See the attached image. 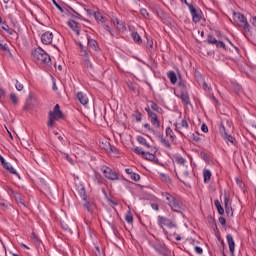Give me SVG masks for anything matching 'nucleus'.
I'll return each instance as SVG.
<instances>
[{
  "instance_id": "obj_40",
  "label": "nucleus",
  "mask_w": 256,
  "mask_h": 256,
  "mask_svg": "<svg viewBox=\"0 0 256 256\" xmlns=\"http://www.w3.org/2000/svg\"><path fill=\"white\" fill-rule=\"evenodd\" d=\"M140 14H141L145 19H149V17H150L149 12H148L147 9H145V8H141V9H140Z\"/></svg>"
},
{
  "instance_id": "obj_5",
  "label": "nucleus",
  "mask_w": 256,
  "mask_h": 256,
  "mask_svg": "<svg viewBox=\"0 0 256 256\" xmlns=\"http://www.w3.org/2000/svg\"><path fill=\"white\" fill-rule=\"evenodd\" d=\"M157 223L161 229L164 227H168V229H177V224L165 216H158Z\"/></svg>"
},
{
  "instance_id": "obj_9",
  "label": "nucleus",
  "mask_w": 256,
  "mask_h": 256,
  "mask_svg": "<svg viewBox=\"0 0 256 256\" xmlns=\"http://www.w3.org/2000/svg\"><path fill=\"white\" fill-rule=\"evenodd\" d=\"M8 193L10 197H13L18 205H22V207H25V200H23V197L21 196V193L15 192L13 189H9Z\"/></svg>"
},
{
  "instance_id": "obj_24",
  "label": "nucleus",
  "mask_w": 256,
  "mask_h": 256,
  "mask_svg": "<svg viewBox=\"0 0 256 256\" xmlns=\"http://www.w3.org/2000/svg\"><path fill=\"white\" fill-rule=\"evenodd\" d=\"M167 77L168 79H170V83H172V85H175V83H177V74H175V72L169 71L167 73Z\"/></svg>"
},
{
  "instance_id": "obj_46",
  "label": "nucleus",
  "mask_w": 256,
  "mask_h": 256,
  "mask_svg": "<svg viewBox=\"0 0 256 256\" xmlns=\"http://www.w3.org/2000/svg\"><path fill=\"white\" fill-rule=\"evenodd\" d=\"M133 117L134 119L137 121V122H140L141 119H142V115H141V112H136L133 114Z\"/></svg>"
},
{
  "instance_id": "obj_29",
  "label": "nucleus",
  "mask_w": 256,
  "mask_h": 256,
  "mask_svg": "<svg viewBox=\"0 0 256 256\" xmlns=\"http://www.w3.org/2000/svg\"><path fill=\"white\" fill-rule=\"evenodd\" d=\"M204 183H209L211 181V171L205 169L203 171Z\"/></svg>"
},
{
  "instance_id": "obj_2",
  "label": "nucleus",
  "mask_w": 256,
  "mask_h": 256,
  "mask_svg": "<svg viewBox=\"0 0 256 256\" xmlns=\"http://www.w3.org/2000/svg\"><path fill=\"white\" fill-rule=\"evenodd\" d=\"M233 20L234 23L238 24V27H241L246 35H253V30L251 25L247 21V17L241 14V12H234L233 13Z\"/></svg>"
},
{
  "instance_id": "obj_55",
  "label": "nucleus",
  "mask_w": 256,
  "mask_h": 256,
  "mask_svg": "<svg viewBox=\"0 0 256 256\" xmlns=\"http://www.w3.org/2000/svg\"><path fill=\"white\" fill-rule=\"evenodd\" d=\"M201 131H203V133H208L209 132V128L207 127V124H202L201 126Z\"/></svg>"
},
{
  "instance_id": "obj_15",
  "label": "nucleus",
  "mask_w": 256,
  "mask_h": 256,
  "mask_svg": "<svg viewBox=\"0 0 256 256\" xmlns=\"http://www.w3.org/2000/svg\"><path fill=\"white\" fill-rule=\"evenodd\" d=\"M67 25L70 27V29H72V31L76 32V35H81L79 32V23H77L75 20H69Z\"/></svg>"
},
{
  "instance_id": "obj_36",
  "label": "nucleus",
  "mask_w": 256,
  "mask_h": 256,
  "mask_svg": "<svg viewBox=\"0 0 256 256\" xmlns=\"http://www.w3.org/2000/svg\"><path fill=\"white\" fill-rule=\"evenodd\" d=\"M219 132H220L222 137H225L226 135H229L227 133V129L225 128V125H223V124L220 125Z\"/></svg>"
},
{
  "instance_id": "obj_35",
  "label": "nucleus",
  "mask_w": 256,
  "mask_h": 256,
  "mask_svg": "<svg viewBox=\"0 0 256 256\" xmlns=\"http://www.w3.org/2000/svg\"><path fill=\"white\" fill-rule=\"evenodd\" d=\"M10 101H12L13 105H17L19 103V99L15 93L10 94Z\"/></svg>"
},
{
  "instance_id": "obj_43",
  "label": "nucleus",
  "mask_w": 256,
  "mask_h": 256,
  "mask_svg": "<svg viewBox=\"0 0 256 256\" xmlns=\"http://www.w3.org/2000/svg\"><path fill=\"white\" fill-rule=\"evenodd\" d=\"M130 178L132 179V181H139L141 179V176L138 173L133 172L130 175Z\"/></svg>"
},
{
  "instance_id": "obj_56",
  "label": "nucleus",
  "mask_w": 256,
  "mask_h": 256,
  "mask_svg": "<svg viewBox=\"0 0 256 256\" xmlns=\"http://www.w3.org/2000/svg\"><path fill=\"white\" fill-rule=\"evenodd\" d=\"M203 89L204 91H211V87H209V84H207V82H203Z\"/></svg>"
},
{
  "instance_id": "obj_11",
  "label": "nucleus",
  "mask_w": 256,
  "mask_h": 256,
  "mask_svg": "<svg viewBox=\"0 0 256 256\" xmlns=\"http://www.w3.org/2000/svg\"><path fill=\"white\" fill-rule=\"evenodd\" d=\"M148 117H149L153 127H155V129H159V127H161V122L159 121V118L157 117V115L154 112H149Z\"/></svg>"
},
{
  "instance_id": "obj_25",
  "label": "nucleus",
  "mask_w": 256,
  "mask_h": 256,
  "mask_svg": "<svg viewBox=\"0 0 256 256\" xmlns=\"http://www.w3.org/2000/svg\"><path fill=\"white\" fill-rule=\"evenodd\" d=\"M2 29L3 31H7L9 35H17V32L13 28L9 27V25L6 23L2 24Z\"/></svg>"
},
{
  "instance_id": "obj_21",
  "label": "nucleus",
  "mask_w": 256,
  "mask_h": 256,
  "mask_svg": "<svg viewBox=\"0 0 256 256\" xmlns=\"http://www.w3.org/2000/svg\"><path fill=\"white\" fill-rule=\"evenodd\" d=\"M131 37L137 45H141V43H143V39H141V35H139V33L132 32Z\"/></svg>"
},
{
  "instance_id": "obj_51",
  "label": "nucleus",
  "mask_w": 256,
  "mask_h": 256,
  "mask_svg": "<svg viewBox=\"0 0 256 256\" xmlns=\"http://www.w3.org/2000/svg\"><path fill=\"white\" fill-rule=\"evenodd\" d=\"M195 253H197L198 255H203V248L196 246L194 248Z\"/></svg>"
},
{
  "instance_id": "obj_52",
  "label": "nucleus",
  "mask_w": 256,
  "mask_h": 256,
  "mask_svg": "<svg viewBox=\"0 0 256 256\" xmlns=\"http://www.w3.org/2000/svg\"><path fill=\"white\" fill-rule=\"evenodd\" d=\"M0 49H2V51H9V46H7V44H3L0 41Z\"/></svg>"
},
{
  "instance_id": "obj_38",
  "label": "nucleus",
  "mask_w": 256,
  "mask_h": 256,
  "mask_svg": "<svg viewBox=\"0 0 256 256\" xmlns=\"http://www.w3.org/2000/svg\"><path fill=\"white\" fill-rule=\"evenodd\" d=\"M143 127L145 129H147L148 131H150V133H153V135H156V133H158L159 131H156L155 129L151 128V125H149V123H145L143 125Z\"/></svg>"
},
{
  "instance_id": "obj_60",
  "label": "nucleus",
  "mask_w": 256,
  "mask_h": 256,
  "mask_svg": "<svg viewBox=\"0 0 256 256\" xmlns=\"http://www.w3.org/2000/svg\"><path fill=\"white\" fill-rule=\"evenodd\" d=\"M103 28L105 29V31H109L110 35H113V32H111V27H109V25H104Z\"/></svg>"
},
{
  "instance_id": "obj_63",
  "label": "nucleus",
  "mask_w": 256,
  "mask_h": 256,
  "mask_svg": "<svg viewBox=\"0 0 256 256\" xmlns=\"http://www.w3.org/2000/svg\"><path fill=\"white\" fill-rule=\"evenodd\" d=\"M65 158L67 159V161H69V163H73V159L71 158V156H69V154H65Z\"/></svg>"
},
{
  "instance_id": "obj_4",
  "label": "nucleus",
  "mask_w": 256,
  "mask_h": 256,
  "mask_svg": "<svg viewBox=\"0 0 256 256\" xmlns=\"http://www.w3.org/2000/svg\"><path fill=\"white\" fill-rule=\"evenodd\" d=\"M59 119H63V112L61 111L59 104H56L53 111L48 113L47 127L52 129V127H55V122L59 121Z\"/></svg>"
},
{
  "instance_id": "obj_49",
  "label": "nucleus",
  "mask_w": 256,
  "mask_h": 256,
  "mask_svg": "<svg viewBox=\"0 0 256 256\" xmlns=\"http://www.w3.org/2000/svg\"><path fill=\"white\" fill-rule=\"evenodd\" d=\"M215 45H216V47L225 49V43L223 41L216 40Z\"/></svg>"
},
{
  "instance_id": "obj_31",
  "label": "nucleus",
  "mask_w": 256,
  "mask_h": 256,
  "mask_svg": "<svg viewBox=\"0 0 256 256\" xmlns=\"http://www.w3.org/2000/svg\"><path fill=\"white\" fill-rule=\"evenodd\" d=\"M94 17L97 21H100L101 23H105V17H103V14H101V12H95Z\"/></svg>"
},
{
  "instance_id": "obj_13",
  "label": "nucleus",
  "mask_w": 256,
  "mask_h": 256,
  "mask_svg": "<svg viewBox=\"0 0 256 256\" xmlns=\"http://www.w3.org/2000/svg\"><path fill=\"white\" fill-rule=\"evenodd\" d=\"M155 136L158 137V139L160 140V143L164 147H166V149H171V143L169 142V140H167V139H165V137H163V133L156 132Z\"/></svg>"
},
{
  "instance_id": "obj_54",
  "label": "nucleus",
  "mask_w": 256,
  "mask_h": 256,
  "mask_svg": "<svg viewBox=\"0 0 256 256\" xmlns=\"http://www.w3.org/2000/svg\"><path fill=\"white\" fill-rule=\"evenodd\" d=\"M181 177H183L184 179H187V177H189V171L188 170H183L181 172Z\"/></svg>"
},
{
  "instance_id": "obj_18",
  "label": "nucleus",
  "mask_w": 256,
  "mask_h": 256,
  "mask_svg": "<svg viewBox=\"0 0 256 256\" xmlns=\"http://www.w3.org/2000/svg\"><path fill=\"white\" fill-rule=\"evenodd\" d=\"M77 99L81 105H87L89 103V98L83 92L77 93Z\"/></svg>"
},
{
  "instance_id": "obj_50",
  "label": "nucleus",
  "mask_w": 256,
  "mask_h": 256,
  "mask_svg": "<svg viewBox=\"0 0 256 256\" xmlns=\"http://www.w3.org/2000/svg\"><path fill=\"white\" fill-rule=\"evenodd\" d=\"M52 2H53V5H55V7L58 9V11L60 12V13H63V7H61L58 3H57V1H55V0H52Z\"/></svg>"
},
{
  "instance_id": "obj_19",
  "label": "nucleus",
  "mask_w": 256,
  "mask_h": 256,
  "mask_svg": "<svg viewBox=\"0 0 256 256\" xmlns=\"http://www.w3.org/2000/svg\"><path fill=\"white\" fill-rule=\"evenodd\" d=\"M85 202L83 203L84 209L88 211V213H93V209H95V204L91 201L84 200Z\"/></svg>"
},
{
  "instance_id": "obj_64",
  "label": "nucleus",
  "mask_w": 256,
  "mask_h": 256,
  "mask_svg": "<svg viewBox=\"0 0 256 256\" xmlns=\"http://www.w3.org/2000/svg\"><path fill=\"white\" fill-rule=\"evenodd\" d=\"M128 87H129V89L131 90V91H135V85H133V83H130V84H128Z\"/></svg>"
},
{
  "instance_id": "obj_23",
  "label": "nucleus",
  "mask_w": 256,
  "mask_h": 256,
  "mask_svg": "<svg viewBox=\"0 0 256 256\" xmlns=\"http://www.w3.org/2000/svg\"><path fill=\"white\" fill-rule=\"evenodd\" d=\"M114 25H116L118 31H125L126 29L125 24L119 18L114 19Z\"/></svg>"
},
{
  "instance_id": "obj_57",
  "label": "nucleus",
  "mask_w": 256,
  "mask_h": 256,
  "mask_svg": "<svg viewBox=\"0 0 256 256\" xmlns=\"http://www.w3.org/2000/svg\"><path fill=\"white\" fill-rule=\"evenodd\" d=\"M0 163L3 165V167H5V165H7V163L9 162L5 161V158L2 155H0Z\"/></svg>"
},
{
  "instance_id": "obj_34",
  "label": "nucleus",
  "mask_w": 256,
  "mask_h": 256,
  "mask_svg": "<svg viewBox=\"0 0 256 256\" xmlns=\"http://www.w3.org/2000/svg\"><path fill=\"white\" fill-rule=\"evenodd\" d=\"M150 109H152V111H156L157 113H160L161 111V107H159L155 102H151Z\"/></svg>"
},
{
  "instance_id": "obj_20",
  "label": "nucleus",
  "mask_w": 256,
  "mask_h": 256,
  "mask_svg": "<svg viewBox=\"0 0 256 256\" xmlns=\"http://www.w3.org/2000/svg\"><path fill=\"white\" fill-rule=\"evenodd\" d=\"M77 191H78V195H80L81 200L87 201V192H85V187L79 186Z\"/></svg>"
},
{
  "instance_id": "obj_16",
  "label": "nucleus",
  "mask_w": 256,
  "mask_h": 256,
  "mask_svg": "<svg viewBox=\"0 0 256 256\" xmlns=\"http://www.w3.org/2000/svg\"><path fill=\"white\" fill-rule=\"evenodd\" d=\"M153 249L160 253V255H165V246L161 242H155L152 244Z\"/></svg>"
},
{
  "instance_id": "obj_22",
  "label": "nucleus",
  "mask_w": 256,
  "mask_h": 256,
  "mask_svg": "<svg viewBox=\"0 0 256 256\" xmlns=\"http://www.w3.org/2000/svg\"><path fill=\"white\" fill-rule=\"evenodd\" d=\"M137 141L140 145H143L144 147H146V149H151V145L147 143V139H145V137L137 136Z\"/></svg>"
},
{
  "instance_id": "obj_10",
  "label": "nucleus",
  "mask_w": 256,
  "mask_h": 256,
  "mask_svg": "<svg viewBox=\"0 0 256 256\" xmlns=\"http://www.w3.org/2000/svg\"><path fill=\"white\" fill-rule=\"evenodd\" d=\"M41 41L43 45H51L53 43V33L45 32L41 35Z\"/></svg>"
},
{
  "instance_id": "obj_58",
  "label": "nucleus",
  "mask_w": 256,
  "mask_h": 256,
  "mask_svg": "<svg viewBox=\"0 0 256 256\" xmlns=\"http://www.w3.org/2000/svg\"><path fill=\"white\" fill-rule=\"evenodd\" d=\"M151 207L154 211H159V205L157 203H152Z\"/></svg>"
},
{
  "instance_id": "obj_17",
  "label": "nucleus",
  "mask_w": 256,
  "mask_h": 256,
  "mask_svg": "<svg viewBox=\"0 0 256 256\" xmlns=\"http://www.w3.org/2000/svg\"><path fill=\"white\" fill-rule=\"evenodd\" d=\"M87 40L90 49H93V51H99V43H97L95 39H92L91 36H87Z\"/></svg>"
},
{
  "instance_id": "obj_12",
  "label": "nucleus",
  "mask_w": 256,
  "mask_h": 256,
  "mask_svg": "<svg viewBox=\"0 0 256 256\" xmlns=\"http://www.w3.org/2000/svg\"><path fill=\"white\" fill-rule=\"evenodd\" d=\"M229 251L231 255H235V240H233V236L231 234L226 235Z\"/></svg>"
},
{
  "instance_id": "obj_42",
  "label": "nucleus",
  "mask_w": 256,
  "mask_h": 256,
  "mask_svg": "<svg viewBox=\"0 0 256 256\" xmlns=\"http://www.w3.org/2000/svg\"><path fill=\"white\" fill-rule=\"evenodd\" d=\"M175 161L178 163V165H185V158L182 156H176Z\"/></svg>"
},
{
  "instance_id": "obj_44",
  "label": "nucleus",
  "mask_w": 256,
  "mask_h": 256,
  "mask_svg": "<svg viewBox=\"0 0 256 256\" xmlns=\"http://www.w3.org/2000/svg\"><path fill=\"white\" fill-rule=\"evenodd\" d=\"M225 211H226L227 217H233V209L229 208V207L227 206V204H226Z\"/></svg>"
},
{
  "instance_id": "obj_62",
  "label": "nucleus",
  "mask_w": 256,
  "mask_h": 256,
  "mask_svg": "<svg viewBox=\"0 0 256 256\" xmlns=\"http://www.w3.org/2000/svg\"><path fill=\"white\" fill-rule=\"evenodd\" d=\"M125 173L131 177V174L133 173V170L131 168H126Z\"/></svg>"
},
{
  "instance_id": "obj_33",
  "label": "nucleus",
  "mask_w": 256,
  "mask_h": 256,
  "mask_svg": "<svg viewBox=\"0 0 256 256\" xmlns=\"http://www.w3.org/2000/svg\"><path fill=\"white\" fill-rule=\"evenodd\" d=\"M144 158L147 159L148 161H155V155L152 154L151 152H145Z\"/></svg>"
},
{
  "instance_id": "obj_37",
  "label": "nucleus",
  "mask_w": 256,
  "mask_h": 256,
  "mask_svg": "<svg viewBox=\"0 0 256 256\" xmlns=\"http://www.w3.org/2000/svg\"><path fill=\"white\" fill-rule=\"evenodd\" d=\"M190 139H192V141H194L195 143H199L201 141V137H199V133H193Z\"/></svg>"
},
{
  "instance_id": "obj_47",
  "label": "nucleus",
  "mask_w": 256,
  "mask_h": 256,
  "mask_svg": "<svg viewBox=\"0 0 256 256\" xmlns=\"http://www.w3.org/2000/svg\"><path fill=\"white\" fill-rule=\"evenodd\" d=\"M15 88L17 91H23V84H21L19 80H16Z\"/></svg>"
},
{
  "instance_id": "obj_26",
  "label": "nucleus",
  "mask_w": 256,
  "mask_h": 256,
  "mask_svg": "<svg viewBox=\"0 0 256 256\" xmlns=\"http://www.w3.org/2000/svg\"><path fill=\"white\" fill-rule=\"evenodd\" d=\"M4 169H6V171H9V173H12V175H17V177H19V173H17V170H15V168H13V166L9 163L4 164Z\"/></svg>"
},
{
  "instance_id": "obj_61",
  "label": "nucleus",
  "mask_w": 256,
  "mask_h": 256,
  "mask_svg": "<svg viewBox=\"0 0 256 256\" xmlns=\"http://www.w3.org/2000/svg\"><path fill=\"white\" fill-rule=\"evenodd\" d=\"M250 23H251V25H253L254 27L256 26V16H254V17H252V18L250 19Z\"/></svg>"
},
{
  "instance_id": "obj_48",
  "label": "nucleus",
  "mask_w": 256,
  "mask_h": 256,
  "mask_svg": "<svg viewBox=\"0 0 256 256\" xmlns=\"http://www.w3.org/2000/svg\"><path fill=\"white\" fill-rule=\"evenodd\" d=\"M126 221H127V223H133V214H131V212H129L126 215Z\"/></svg>"
},
{
  "instance_id": "obj_8",
  "label": "nucleus",
  "mask_w": 256,
  "mask_h": 256,
  "mask_svg": "<svg viewBox=\"0 0 256 256\" xmlns=\"http://www.w3.org/2000/svg\"><path fill=\"white\" fill-rule=\"evenodd\" d=\"M179 87H181V89H182L181 94H180V99H181L183 105H191L189 93L187 92V90H185V85L179 84Z\"/></svg>"
},
{
  "instance_id": "obj_39",
  "label": "nucleus",
  "mask_w": 256,
  "mask_h": 256,
  "mask_svg": "<svg viewBox=\"0 0 256 256\" xmlns=\"http://www.w3.org/2000/svg\"><path fill=\"white\" fill-rule=\"evenodd\" d=\"M134 153H137V155H142V157H144L145 155V151H143V148L140 147H135L133 148Z\"/></svg>"
},
{
  "instance_id": "obj_3",
  "label": "nucleus",
  "mask_w": 256,
  "mask_h": 256,
  "mask_svg": "<svg viewBox=\"0 0 256 256\" xmlns=\"http://www.w3.org/2000/svg\"><path fill=\"white\" fill-rule=\"evenodd\" d=\"M32 60L40 65L51 66V57L41 48H36L32 51Z\"/></svg>"
},
{
  "instance_id": "obj_14",
  "label": "nucleus",
  "mask_w": 256,
  "mask_h": 256,
  "mask_svg": "<svg viewBox=\"0 0 256 256\" xmlns=\"http://www.w3.org/2000/svg\"><path fill=\"white\" fill-rule=\"evenodd\" d=\"M83 65L86 69H93V64L89 60V54H87V50L83 51Z\"/></svg>"
},
{
  "instance_id": "obj_53",
  "label": "nucleus",
  "mask_w": 256,
  "mask_h": 256,
  "mask_svg": "<svg viewBox=\"0 0 256 256\" xmlns=\"http://www.w3.org/2000/svg\"><path fill=\"white\" fill-rule=\"evenodd\" d=\"M146 47L151 51L153 49V40H148Z\"/></svg>"
},
{
  "instance_id": "obj_27",
  "label": "nucleus",
  "mask_w": 256,
  "mask_h": 256,
  "mask_svg": "<svg viewBox=\"0 0 256 256\" xmlns=\"http://www.w3.org/2000/svg\"><path fill=\"white\" fill-rule=\"evenodd\" d=\"M166 137H169L171 142L175 141V133H173V129H171V127L166 128Z\"/></svg>"
},
{
  "instance_id": "obj_7",
  "label": "nucleus",
  "mask_w": 256,
  "mask_h": 256,
  "mask_svg": "<svg viewBox=\"0 0 256 256\" xmlns=\"http://www.w3.org/2000/svg\"><path fill=\"white\" fill-rule=\"evenodd\" d=\"M101 171H102L104 177H106V179H109L110 181H117V179H119L117 172L113 171V169H111L107 166H102Z\"/></svg>"
},
{
  "instance_id": "obj_45",
  "label": "nucleus",
  "mask_w": 256,
  "mask_h": 256,
  "mask_svg": "<svg viewBox=\"0 0 256 256\" xmlns=\"http://www.w3.org/2000/svg\"><path fill=\"white\" fill-rule=\"evenodd\" d=\"M180 127H183L184 129H189V123L187 122V119H183L181 121Z\"/></svg>"
},
{
  "instance_id": "obj_6",
  "label": "nucleus",
  "mask_w": 256,
  "mask_h": 256,
  "mask_svg": "<svg viewBox=\"0 0 256 256\" xmlns=\"http://www.w3.org/2000/svg\"><path fill=\"white\" fill-rule=\"evenodd\" d=\"M187 7L190 11V14L192 15L193 23H199V21H201L203 12L199 8H195L193 4H187Z\"/></svg>"
},
{
  "instance_id": "obj_32",
  "label": "nucleus",
  "mask_w": 256,
  "mask_h": 256,
  "mask_svg": "<svg viewBox=\"0 0 256 256\" xmlns=\"http://www.w3.org/2000/svg\"><path fill=\"white\" fill-rule=\"evenodd\" d=\"M160 179L164 183H171V178L167 174L161 173L160 174Z\"/></svg>"
},
{
  "instance_id": "obj_1",
  "label": "nucleus",
  "mask_w": 256,
  "mask_h": 256,
  "mask_svg": "<svg viewBox=\"0 0 256 256\" xmlns=\"http://www.w3.org/2000/svg\"><path fill=\"white\" fill-rule=\"evenodd\" d=\"M162 197L165 198L167 205H169L175 213H183V211H185V205L177 200L171 193L162 192Z\"/></svg>"
},
{
  "instance_id": "obj_28",
  "label": "nucleus",
  "mask_w": 256,
  "mask_h": 256,
  "mask_svg": "<svg viewBox=\"0 0 256 256\" xmlns=\"http://www.w3.org/2000/svg\"><path fill=\"white\" fill-rule=\"evenodd\" d=\"M214 205H215L219 215H223L225 213V210L223 209V206H221V202H219V200H215Z\"/></svg>"
},
{
  "instance_id": "obj_30",
  "label": "nucleus",
  "mask_w": 256,
  "mask_h": 256,
  "mask_svg": "<svg viewBox=\"0 0 256 256\" xmlns=\"http://www.w3.org/2000/svg\"><path fill=\"white\" fill-rule=\"evenodd\" d=\"M223 139L226 141L227 145L231 143V145H235V138L229 134H226V136H223Z\"/></svg>"
},
{
  "instance_id": "obj_41",
  "label": "nucleus",
  "mask_w": 256,
  "mask_h": 256,
  "mask_svg": "<svg viewBox=\"0 0 256 256\" xmlns=\"http://www.w3.org/2000/svg\"><path fill=\"white\" fill-rule=\"evenodd\" d=\"M207 42L210 45H215L217 43V39H215V37H213L212 35H208L207 37Z\"/></svg>"
},
{
  "instance_id": "obj_59",
  "label": "nucleus",
  "mask_w": 256,
  "mask_h": 256,
  "mask_svg": "<svg viewBox=\"0 0 256 256\" xmlns=\"http://www.w3.org/2000/svg\"><path fill=\"white\" fill-rule=\"evenodd\" d=\"M218 221H219V223L222 224V225H226V223H227V220H225L224 217H220V218L218 219Z\"/></svg>"
}]
</instances>
